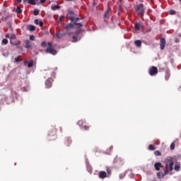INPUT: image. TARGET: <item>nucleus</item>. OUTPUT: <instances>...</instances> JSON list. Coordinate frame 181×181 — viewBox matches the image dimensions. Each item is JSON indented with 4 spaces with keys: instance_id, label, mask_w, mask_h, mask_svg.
<instances>
[{
    "instance_id": "nucleus-38",
    "label": "nucleus",
    "mask_w": 181,
    "mask_h": 181,
    "mask_svg": "<svg viewBox=\"0 0 181 181\" xmlns=\"http://www.w3.org/2000/svg\"><path fill=\"white\" fill-rule=\"evenodd\" d=\"M170 15H176V11L170 10Z\"/></svg>"
},
{
    "instance_id": "nucleus-20",
    "label": "nucleus",
    "mask_w": 181,
    "mask_h": 181,
    "mask_svg": "<svg viewBox=\"0 0 181 181\" xmlns=\"http://www.w3.org/2000/svg\"><path fill=\"white\" fill-rule=\"evenodd\" d=\"M81 129H83V131H88V129H90V127H88V125H87V124L85 123L83 127H81Z\"/></svg>"
},
{
    "instance_id": "nucleus-19",
    "label": "nucleus",
    "mask_w": 181,
    "mask_h": 181,
    "mask_svg": "<svg viewBox=\"0 0 181 181\" xmlns=\"http://www.w3.org/2000/svg\"><path fill=\"white\" fill-rule=\"evenodd\" d=\"M157 177L158 179H163V177H165V175H163V173L162 172H158L157 173Z\"/></svg>"
},
{
    "instance_id": "nucleus-5",
    "label": "nucleus",
    "mask_w": 181,
    "mask_h": 181,
    "mask_svg": "<svg viewBox=\"0 0 181 181\" xmlns=\"http://www.w3.org/2000/svg\"><path fill=\"white\" fill-rule=\"evenodd\" d=\"M57 132V129H56V127L52 126L48 132V136H54L56 137V134Z\"/></svg>"
},
{
    "instance_id": "nucleus-11",
    "label": "nucleus",
    "mask_w": 181,
    "mask_h": 181,
    "mask_svg": "<svg viewBox=\"0 0 181 181\" xmlns=\"http://www.w3.org/2000/svg\"><path fill=\"white\" fill-rule=\"evenodd\" d=\"M52 83H53V79H52V78H48L45 81V86H46L47 88H50V87H52Z\"/></svg>"
},
{
    "instance_id": "nucleus-31",
    "label": "nucleus",
    "mask_w": 181,
    "mask_h": 181,
    "mask_svg": "<svg viewBox=\"0 0 181 181\" xmlns=\"http://www.w3.org/2000/svg\"><path fill=\"white\" fill-rule=\"evenodd\" d=\"M39 12H40L39 9H35L33 11V14L35 15V16H37V15H39Z\"/></svg>"
},
{
    "instance_id": "nucleus-33",
    "label": "nucleus",
    "mask_w": 181,
    "mask_h": 181,
    "mask_svg": "<svg viewBox=\"0 0 181 181\" xmlns=\"http://www.w3.org/2000/svg\"><path fill=\"white\" fill-rule=\"evenodd\" d=\"M125 175H126L125 173H122L119 174V179H124V177H125Z\"/></svg>"
},
{
    "instance_id": "nucleus-27",
    "label": "nucleus",
    "mask_w": 181,
    "mask_h": 181,
    "mask_svg": "<svg viewBox=\"0 0 181 181\" xmlns=\"http://www.w3.org/2000/svg\"><path fill=\"white\" fill-rule=\"evenodd\" d=\"M23 11L21 9V7L17 6L16 9V13L19 14V13H22Z\"/></svg>"
},
{
    "instance_id": "nucleus-32",
    "label": "nucleus",
    "mask_w": 181,
    "mask_h": 181,
    "mask_svg": "<svg viewBox=\"0 0 181 181\" xmlns=\"http://www.w3.org/2000/svg\"><path fill=\"white\" fill-rule=\"evenodd\" d=\"M7 26H8V28H9V29H10L11 30H12V23H11V21H8V22L7 23Z\"/></svg>"
},
{
    "instance_id": "nucleus-58",
    "label": "nucleus",
    "mask_w": 181,
    "mask_h": 181,
    "mask_svg": "<svg viewBox=\"0 0 181 181\" xmlns=\"http://www.w3.org/2000/svg\"><path fill=\"white\" fill-rule=\"evenodd\" d=\"M178 1H180V2H181V0H178Z\"/></svg>"
},
{
    "instance_id": "nucleus-42",
    "label": "nucleus",
    "mask_w": 181,
    "mask_h": 181,
    "mask_svg": "<svg viewBox=\"0 0 181 181\" xmlns=\"http://www.w3.org/2000/svg\"><path fill=\"white\" fill-rule=\"evenodd\" d=\"M30 40H35V35H31L30 36Z\"/></svg>"
},
{
    "instance_id": "nucleus-18",
    "label": "nucleus",
    "mask_w": 181,
    "mask_h": 181,
    "mask_svg": "<svg viewBox=\"0 0 181 181\" xmlns=\"http://www.w3.org/2000/svg\"><path fill=\"white\" fill-rule=\"evenodd\" d=\"M86 124V121L81 119L78 122V125L81 127L83 128V127H84V124Z\"/></svg>"
},
{
    "instance_id": "nucleus-16",
    "label": "nucleus",
    "mask_w": 181,
    "mask_h": 181,
    "mask_svg": "<svg viewBox=\"0 0 181 181\" xmlns=\"http://www.w3.org/2000/svg\"><path fill=\"white\" fill-rule=\"evenodd\" d=\"M134 45L137 47H141V46H142V42L139 40H135L134 41Z\"/></svg>"
},
{
    "instance_id": "nucleus-6",
    "label": "nucleus",
    "mask_w": 181,
    "mask_h": 181,
    "mask_svg": "<svg viewBox=\"0 0 181 181\" xmlns=\"http://www.w3.org/2000/svg\"><path fill=\"white\" fill-rule=\"evenodd\" d=\"M148 74H150V76H156V74H158V67L151 66L148 71Z\"/></svg>"
},
{
    "instance_id": "nucleus-41",
    "label": "nucleus",
    "mask_w": 181,
    "mask_h": 181,
    "mask_svg": "<svg viewBox=\"0 0 181 181\" xmlns=\"http://www.w3.org/2000/svg\"><path fill=\"white\" fill-rule=\"evenodd\" d=\"M38 25L40 26V28L43 27V21H40L38 23Z\"/></svg>"
},
{
    "instance_id": "nucleus-43",
    "label": "nucleus",
    "mask_w": 181,
    "mask_h": 181,
    "mask_svg": "<svg viewBox=\"0 0 181 181\" xmlns=\"http://www.w3.org/2000/svg\"><path fill=\"white\" fill-rule=\"evenodd\" d=\"M39 20L38 19H35V21H34V23H35V25H39Z\"/></svg>"
},
{
    "instance_id": "nucleus-4",
    "label": "nucleus",
    "mask_w": 181,
    "mask_h": 181,
    "mask_svg": "<svg viewBox=\"0 0 181 181\" xmlns=\"http://www.w3.org/2000/svg\"><path fill=\"white\" fill-rule=\"evenodd\" d=\"M46 53H49V54H57V51L53 49V44L52 42H48V47L45 49Z\"/></svg>"
},
{
    "instance_id": "nucleus-56",
    "label": "nucleus",
    "mask_w": 181,
    "mask_h": 181,
    "mask_svg": "<svg viewBox=\"0 0 181 181\" xmlns=\"http://www.w3.org/2000/svg\"><path fill=\"white\" fill-rule=\"evenodd\" d=\"M59 129H60V131H61V132H62V128H61V127H59Z\"/></svg>"
},
{
    "instance_id": "nucleus-9",
    "label": "nucleus",
    "mask_w": 181,
    "mask_h": 181,
    "mask_svg": "<svg viewBox=\"0 0 181 181\" xmlns=\"http://www.w3.org/2000/svg\"><path fill=\"white\" fill-rule=\"evenodd\" d=\"M98 177H100V179H105V177H108V175L105 171H100L98 173Z\"/></svg>"
},
{
    "instance_id": "nucleus-57",
    "label": "nucleus",
    "mask_w": 181,
    "mask_h": 181,
    "mask_svg": "<svg viewBox=\"0 0 181 181\" xmlns=\"http://www.w3.org/2000/svg\"><path fill=\"white\" fill-rule=\"evenodd\" d=\"M71 35V33H69V36H70Z\"/></svg>"
},
{
    "instance_id": "nucleus-14",
    "label": "nucleus",
    "mask_w": 181,
    "mask_h": 181,
    "mask_svg": "<svg viewBox=\"0 0 181 181\" xmlns=\"http://www.w3.org/2000/svg\"><path fill=\"white\" fill-rule=\"evenodd\" d=\"M170 78V71H165V80L168 81Z\"/></svg>"
},
{
    "instance_id": "nucleus-53",
    "label": "nucleus",
    "mask_w": 181,
    "mask_h": 181,
    "mask_svg": "<svg viewBox=\"0 0 181 181\" xmlns=\"http://www.w3.org/2000/svg\"><path fill=\"white\" fill-rule=\"evenodd\" d=\"M55 138L54 139H49V141H54Z\"/></svg>"
},
{
    "instance_id": "nucleus-21",
    "label": "nucleus",
    "mask_w": 181,
    "mask_h": 181,
    "mask_svg": "<svg viewBox=\"0 0 181 181\" xmlns=\"http://www.w3.org/2000/svg\"><path fill=\"white\" fill-rule=\"evenodd\" d=\"M51 9L52 11H57V9H60V6L59 5L52 6Z\"/></svg>"
},
{
    "instance_id": "nucleus-47",
    "label": "nucleus",
    "mask_w": 181,
    "mask_h": 181,
    "mask_svg": "<svg viewBox=\"0 0 181 181\" xmlns=\"http://www.w3.org/2000/svg\"><path fill=\"white\" fill-rule=\"evenodd\" d=\"M81 32V30H79L76 31L75 33H76V35H80Z\"/></svg>"
},
{
    "instance_id": "nucleus-23",
    "label": "nucleus",
    "mask_w": 181,
    "mask_h": 181,
    "mask_svg": "<svg viewBox=\"0 0 181 181\" xmlns=\"http://www.w3.org/2000/svg\"><path fill=\"white\" fill-rule=\"evenodd\" d=\"M8 37H9L10 40H15V39H16V35L11 34Z\"/></svg>"
},
{
    "instance_id": "nucleus-50",
    "label": "nucleus",
    "mask_w": 181,
    "mask_h": 181,
    "mask_svg": "<svg viewBox=\"0 0 181 181\" xmlns=\"http://www.w3.org/2000/svg\"><path fill=\"white\" fill-rule=\"evenodd\" d=\"M175 43H179V39L175 38Z\"/></svg>"
},
{
    "instance_id": "nucleus-22",
    "label": "nucleus",
    "mask_w": 181,
    "mask_h": 181,
    "mask_svg": "<svg viewBox=\"0 0 181 181\" xmlns=\"http://www.w3.org/2000/svg\"><path fill=\"white\" fill-rule=\"evenodd\" d=\"M28 29V30H30V32H34V30H36V27H35L34 25H29Z\"/></svg>"
},
{
    "instance_id": "nucleus-51",
    "label": "nucleus",
    "mask_w": 181,
    "mask_h": 181,
    "mask_svg": "<svg viewBox=\"0 0 181 181\" xmlns=\"http://www.w3.org/2000/svg\"><path fill=\"white\" fill-rule=\"evenodd\" d=\"M16 2H17L18 4H21V3L22 2V0H16Z\"/></svg>"
},
{
    "instance_id": "nucleus-15",
    "label": "nucleus",
    "mask_w": 181,
    "mask_h": 181,
    "mask_svg": "<svg viewBox=\"0 0 181 181\" xmlns=\"http://www.w3.org/2000/svg\"><path fill=\"white\" fill-rule=\"evenodd\" d=\"M110 11H111V8L108 7L107 10L105 13L104 18H110Z\"/></svg>"
},
{
    "instance_id": "nucleus-10",
    "label": "nucleus",
    "mask_w": 181,
    "mask_h": 181,
    "mask_svg": "<svg viewBox=\"0 0 181 181\" xmlns=\"http://www.w3.org/2000/svg\"><path fill=\"white\" fill-rule=\"evenodd\" d=\"M25 49H32V43L30 42V40H25Z\"/></svg>"
},
{
    "instance_id": "nucleus-12",
    "label": "nucleus",
    "mask_w": 181,
    "mask_h": 181,
    "mask_svg": "<svg viewBox=\"0 0 181 181\" xmlns=\"http://www.w3.org/2000/svg\"><path fill=\"white\" fill-rule=\"evenodd\" d=\"M71 138L70 137H67L66 139H65L64 140V145L66 146H70V145H71Z\"/></svg>"
},
{
    "instance_id": "nucleus-34",
    "label": "nucleus",
    "mask_w": 181,
    "mask_h": 181,
    "mask_svg": "<svg viewBox=\"0 0 181 181\" xmlns=\"http://www.w3.org/2000/svg\"><path fill=\"white\" fill-rule=\"evenodd\" d=\"M72 39H73V42H74L78 41V37L76 36V35L73 36V37H72Z\"/></svg>"
},
{
    "instance_id": "nucleus-7",
    "label": "nucleus",
    "mask_w": 181,
    "mask_h": 181,
    "mask_svg": "<svg viewBox=\"0 0 181 181\" xmlns=\"http://www.w3.org/2000/svg\"><path fill=\"white\" fill-rule=\"evenodd\" d=\"M115 163H117V165H124V159L119 158V157H116L114 160Z\"/></svg>"
},
{
    "instance_id": "nucleus-52",
    "label": "nucleus",
    "mask_w": 181,
    "mask_h": 181,
    "mask_svg": "<svg viewBox=\"0 0 181 181\" xmlns=\"http://www.w3.org/2000/svg\"><path fill=\"white\" fill-rule=\"evenodd\" d=\"M23 2L24 4H26V2H28V0H23Z\"/></svg>"
},
{
    "instance_id": "nucleus-37",
    "label": "nucleus",
    "mask_w": 181,
    "mask_h": 181,
    "mask_svg": "<svg viewBox=\"0 0 181 181\" xmlns=\"http://www.w3.org/2000/svg\"><path fill=\"white\" fill-rule=\"evenodd\" d=\"M3 45H8V40L4 38L2 40Z\"/></svg>"
},
{
    "instance_id": "nucleus-29",
    "label": "nucleus",
    "mask_w": 181,
    "mask_h": 181,
    "mask_svg": "<svg viewBox=\"0 0 181 181\" xmlns=\"http://www.w3.org/2000/svg\"><path fill=\"white\" fill-rule=\"evenodd\" d=\"M62 18H64V16H62L57 19L58 23H62L63 19H62Z\"/></svg>"
},
{
    "instance_id": "nucleus-35",
    "label": "nucleus",
    "mask_w": 181,
    "mask_h": 181,
    "mask_svg": "<svg viewBox=\"0 0 181 181\" xmlns=\"http://www.w3.org/2000/svg\"><path fill=\"white\" fill-rule=\"evenodd\" d=\"M154 153L156 156H160V155H162V153H160V151H156Z\"/></svg>"
},
{
    "instance_id": "nucleus-30",
    "label": "nucleus",
    "mask_w": 181,
    "mask_h": 181,
    "mask_svg": "<svg viewBox=\"0 0 181 181\" xmlns=\"http://www.w3.org/2000/svg\"><path fill=\"white\" fill-rule=\"evenodd\" d=\"M148 149H149V151H155V149H156L155 146L150 144L148 146Z\"/></svg>"
},
{
    "instance_id": "nucleus-46",
    "label": "nucleus",
    "mask_w": 181,
    "mask_h": 181,
    "mask_svg": "<svg viewBox=\"0 0 181 181\" xmlns=\"http://www.w3.org/2000/svg\"><path fill=\"white\" fill-rule=\"evenodd\" d=\"M164 176H166L167 174L169 173V170H167V171H164V173H163Z\"/></svg>"
},
{
    "instance_id": "nucleus-39",
    "label": "nucleus",
    "mask_w": 181,
    "mask_h": 181,
    "mask_svg": "<svg viewBox=\"0 0 181 181\" xmlns=\"http://www.w3.org/2000/svg\"><path fill=\"white\" fill-rule=\"evenodd\" d=\"M107 175H108V177H110V175H111V170L110 168H107Z\"/></svg>"
},
{
    "instance_id": "nucleus-45",
    "label": "nucleus",
    "mask_w": 181,
    "mask_h": 181,
    "mask_svg": "<svg viewBox=\"0 0 181 181\" xmlns=\"http://www.w3.org/2000/svg\"><path fill=\"white\" fill-rule=\"evenodd\" d=\"M69 15H74V11H69Z\"/></svg>"
},
{
    "instance_id": "nucleus-48",
    "label": "nucleus",
    "mask_w": 181,
    "mask_h": 181,
    "mask_svg": "<svg viewBox=\"0 0 181 181\" xmlns=\"http://www.w3.org/2000/svg\"><path fill=\"white\" fill-rule=\"evenodd\" d=\"M1 21H8V17L2 18Z\"/></svg>"
},
{
    "instance_id": "nucleus-1",
    "label": "nucleus",
    "mask_w": 181,
    "mask_h": 181,
    "mask_svg": "<svg viewBox=\"0 0 181 181\" xmlns=\"http://www.w3.org/2000/svg\"><path fill=\"white\" fill-rule=\"evenodd\" d=\"M69 21H71V23L68 24L65 29H66L67 32L71 30L74 28V26H78V28H83V24L81 23H77L78 21H81V18H75L74 16H70Z\"/></svg>"
},
{
    "instance_id": "nucleus-2",
    "label": "nucleus",
    "mask_w": 181,
    "mask_h": 181,
    "mask_svg": "<svg viewBox=\"0 0 181 181\" xmlns=\"http://www.w3.org/2000/svg\"><path fill=\"white\" fill-rule=\"evenodd\" d=\"M165 163L167 170H168L169 172H172L173 170V165H175L173 158L171 157L167 158L165 160Z\"/></svg>"
},
{
    "instance_id": "nucleus-17",
    "label": "nucleus",
    "mask_w": 181,
    "mask_h": 181,
    "mask_svg": "<svg viewBox=\"0 0 181 181\" xmlns=\"http://www.w3.org/2000/svg\"><path fill=\"white\" fill-rule=\"evenodd\" d=\"M28 64V67L30 69L33 66V62H28V61H24V65L26 66Z\"/></svg>"
},
{
    "instance_id": "nucleus-36",
    "label": "nucleus",
    "mask_w": 181,
    "mask_h": 181,
    "mask_svg": "<svg viewBox=\"0 0 181 181\" xmlns=\"http://www.w3.org/2000/svg\"><path fill=\"white\" fill-rule=\"evenodd\" d=\"M46 46H47V43L45 41H43L42 43H41V47H46Z\"/></svg>"
},
{
    "instance_id": "nucleus-8",
    "label": "nucleus",
    "mask_w": 181,
    "mask_h": 181,
    "mask_svg": "<svg viewBox=\"0 0 181 181\" xmlns=\"http://www.w3.org/2000/svg\"><path fill=\"white\" fill-rule=\"evenodd\" d=\"M165 46H166V40H165V38H161L160 40V49L163 50Z\"/></svg>"
},
{
    "instance_id": "nucleus-24",
    "label": "nucleus",
    "mask_w": 181,
    "mask_h": 181,
    "mask_svg": "<svg viewBox=\"0 0 181 181\" xmlns=\"http://www.w3.org/2000/svg\"><path fill=\"white\" fill-rule=\"evenodd\" d=\"M134 29L136 30H139V29H141V23H136L134 25Z\"/></svg>"
},
{
    "instance_id": "nucleus-26",
    "label": "nucleus",
    "mask_w": 181,
    "mask_h": 181,
    "mask_svg": "<svg viewBox=\"0 0 181 181\" xmlns=\"http://www.w3.org/2000/svg\"><path fill=\"white\" fill-rule=\"evenodd\" d=\"M65 35V33H57V37H58V39H62V37H63V36H64Z\"/></svg>"
},
{
    "instance_id": "nucleus-3",
    "label": "nucleus",
    "mask_w": 181,
    "mask_h": 181,
    "mask_svg": "<svg viewBox=\"0 0 181 181\" xmlns=\"http://www.w3.org/2000/svg\"><path fill=\"white\" fill-rule=\"evenodd\" d=\"M134 9L138 15H139L140 16H144V15L145 14V7L144 6L143 4L136 5Z\"/></svg>"
},
{
    "instance_id": "nucleus-55",
    "label": "nucleus",
    "mask_w": 181,
    "mask_h": 181,
    "mask_svg": "<svg viewBox=\"0 0 181 181\" xmlns=\"http://www.w3.org/2000/svg\"><path fill=\"white\" fill-rule=\"evenodd\" d=\"M65 1H73V0H65Z\"/></svg>"
},
{
    "instance_id": "nucleus-44",
    "label": "nucleus",
    "mask_w": 181,
    "mask_h": 181,
    "mask_svg": "<svg viewBox=\"0 0 181 181\" xmlns=\"http://www.w3.org/2000/svg\"><path fill=\"white\" fill-rule=\"evenodd\" d=\"M15 62L16 63H19V62H21V60L19 59V58H15Z\"/></svg>"
},
{
    "instance_id": "nucleus-54",
    "label": "nucleus",
    "mask_w": 181,
    "mask_h": 181,
    "mask_svg": "<svg viewBox=\"0 0 181 181\" xmlns=\"http://www.w3.org/2000/svg\"><path fill=\"white\" fill-rule=\"evenodd\" d=\"M178 36H179V37H181V34L179 33V34H178Z\"/></svg>"
},
{
    "instance_id": "nucleus-49",
    "label": "nucleus",
    "mask_w": 181,
    "mask_h": 181,
    "mask_svg": "<svg viewBox=\"0 0 181 181\" xmlns=\"http://www.w3.org/2000/svg\"><path fill=\"white\" fill-rule=\"evenodd\" d=\"M40 4H45L46 2V0H40Z\"/></svg>"
},
{
    "instance_id": "nucleus-28",
    "label": "nucleus",
    "mask_w": 181,
    "mask_h": 181,
    "mask_svg": "<svg viewBox=\"0 0 181 181\" xmlns=\"http://www.w3.org/2000/svg\"><path fill=\"white\" fill-rule=\"evenodd\" d=\"M28 4H30V5H36V1L35 0H28Z\"/></svg>"
},
{
    "instance_id": "nucleus-25",
    "label": "nucleus",
    "mask_w": 181,
    "mask_h": 181,
    "mask_svg": "<svg viewBox=\"0 0 181 181\" xmlns=\"http://www.w3.org/2000/svg\"><path fill=\"white\" fill-rule=\"evenodd\" d=\"M174 169L176 172H179V170H180V164H176Z\"/></svg>"
},
{
    "instance_id": "nucleus-13",
    "label": "nucleus",
    "mask_w": 181,
    "mask_h": 181,
    "mask_svg": "<svg viewBox=\"0 0 181 181\" xmlns=\"http://www.w3.org/2000/svg\"><path fill=\"white\" fill-rule=\"evenodd\" d=\"M154 168L156 170H160V168H163V165H162V163H156L154 164Z\"/></svg>"
},
{
    "instance_id": "nucleus-40",
    "label": "nucleus",
    "mask_w": 181,
    "mask_h": 181,
    "mask_svg": "<svg viewBox=\"0 0 181 181\" xmlns=\"http://www.w3.org/2000/svg\"><path fill=\"white\" fill-rule=\"evenodd\" d=\"M171 151H173L175 149V143H172L170 146Z\"/></svg>"
}]
</instances>
